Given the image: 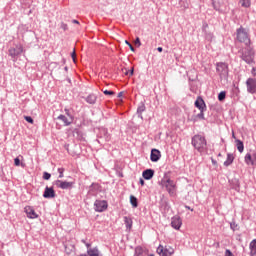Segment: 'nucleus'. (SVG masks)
Here are the masks:
<instances>
[{"instance_id": "7ed1b4c3", "label": "nucleus", "mask_w": 256, "mask_h": 256, "mask_svg": "<svg viewBox=\"0 0 256 256\" xmlns=\"http://www.w3.org/2000/svg\"><path fill=\"white\" fill-rule=\"evenodd\" d=\"M236 40L239 43H243L245 46L251 45L249 33L243 26H240L238 29H236Z\"/></svg>"}, {"instance_id": "58836bf2", "label": "nucleus", "mask_w": 256, "mask_h": 256, "mask_svg": "<svg viewBox=\"0 0 256 256\" xmlns=\"http://www.w3.org/2000/svg\"><path fill=\"white\" fill-rule=\"evenodd\" d=\"M93 189H94V190H97V189H98V184L92 183V184L89 186V192H91Z\"/></svg>"}, {"instance_id": "bb28decb", "label": "nucleus", "mask_w": 256, "mask_h": 256, "mask_svg": "<svg viewBox=\"0 0 256 256\" xmlns=\"http://www.w3.org/2000/svg\"><path fill=\"white\" fill-rule=\"evenodd\" d=\"M231 188L235 190L236 192L240 191V182L237 179L232 180V186Z\"/></svg>"}, {"instance_id": "dca6fc26", "label": "nucleus", "mask_w": 256, "mask_h": 256, "mask_svg": "<svg viewBox=\"0 0 256 256\" xmlns=\"http://www.w3.org/2000/svg\"><path fill=\"white\" fill-rule=\"evenodd\" d=\"M56 120L62 122V124L64 125V127H69L73 124V121H71V119H69L66 115L64 114H60L58 115V117H56Z\"/></svg>"}, {"instance_id": "5fc2aeb1", "label": "nucleus", "mask_w": 256, "mask_h": 256, "mask_svg": "<svg viewBox=\"0 0 256 256\" xmlns=\"http://www.w3.org/2000/svg\"><path fill=\"white\" fill-rule=\"evenodd\" d=\"M208 28V24L207 23H203V30Z\"/></svg>"}, {"instance_id": "a19ab883", "label": "nucleus", "mask_w": 256, "mask_h": 256, "mask_svg": "<svg viewBox=\"0 0 256 256\" xmlns=\"http://www.w3.org/2000/svg\"><path fill=\"white\" fill-rule=\"evenodd\" d=\"M134 44H135V46H137V47H141L142 43H141L139 37H136V39H135V41H134Z\"/></svg>"}, {"instance_id": "473e14b6", "label": "nucleus", "mask_w": 256, "mask_h": 256, "mask_svg": "<svg viewBox=\"0 0 256 256\" xmlns=\"http://www.w3.org/2000/svg\"><path fill=\"white\" fill-rule=\"evenodd\" d=\"M205 111H206V109L200 110V112L196 115L198 120H205V115H204Z\"/></svg>"}, {"instance_id": "412c9836", "label": "nucleus", "mask_w": 256, "mask_h": 256, "mask_svg": "<svg viewBox=\"0 0 256 256\" xmlns=\"http://www.w3.org/2000/svg\"><path fill=\"white\" fill-rule=\"evenodd\" d=\"M234 160H235L234 154H232V153H227V158H226V160L224 161L223 165H224L225 167H229V166H231V165L233 164Z\"/></svg>"}, {"instance_id": "7c9ffc66", "label": "nucleus", "mask_w": 256, "mask_h": 256, "mask_svg": "<svg viewBox=\"0 0 256 256\" xmlns=\"http://www.w3.org/2000/svg\"><path fill=\"white\" fill-rule=\"evenodd\" d=\"M239 3L243 8H250L251 7V0H240Z\"/></svg>"}, {"instance_id": "09e8293b", "label": "nucleus", "mask_w": 256, "mask_h": 256, "mask_svg": "<svg viewBox=\"0 0 256 256\" xmlns=\"http://www.w3.org/2000/svg\"><path fill=\"white\" fill-rule=\"evenodd\" d=\"M139 184L141 186H145V180L143 178H139Z\"/></svg>"}, {"instance_id": "603ef678", "label": "nucleus", "mask_w": 256, "mask_h": 256, "mask_svg": "<svg viewBox=\"0 0 256 256\" xmlns=\"http://www.w3.org/2000/svg\"><path fill=\"white\" fill-rule=\"evenodd\" d=\"M72 23H73V24H76V25H79V21L76 20V19L72 20Z\"/></svg>"}, {"instance_id": "79ce46f5", "label": "nucleus", "mask_w": 256, "mask_h": 256, "mask_svg": "<svg viewBox=\"0 0 256 256\" xmlns=\"http://www.w3.org/2000/svg\"><path fill=\"white\" fill-rule=\"evenodd\" d=\"M125 44L129 47V49L132 51V52H135V48L133 47V45L129 42V41H125Z\"/></svg>"}, {"instance_id": "6e6552de", "label": "nucleus", "mask_w": 256, "mask_h": 256, "mask_svg": "<svg viewBox=\"0 0 256 256\" xmlns=\"http://www.w3.org/2000/svg\"><path fill=\"white\" fill-rule=\"evenodd\" d=\"M255 55L253 54L252 50H244L241 53V60L244 61L247 65H252L255 63L254 60Z\"/></svg>"}, {"instance_id": "13d9d810", "label": "nucleus", "mask_w": 256, "mask_h": 256, "mask_svg": "<svg viewBox=\"0 0 256 256\" xmlns=\"http://www.w3.org/2000/svg\"><path fill=\"white\" fill-rule=\"evenodd\" d=\"M77 256H88L87 254H80V255H77Z\"/></svg>"}, {"instance_id": "393cba45", "label": "nucleus", "mask_w": 256, "mask_h": 256, "mask_svg": "<svg viewBox=\"0 0 256 256\" xmlns=\"http://www.w3.org/2000/svg\"><path fill=\"white\" fill-rule=\"evenodd\" d=\"M88 256H102L98 247H93L92 249H87Z\"/></svg>"}, {"instance_id": "423d86ee", "label": "nucleus", "mask_w": 256, "mask_h": 256, "mask_svg": "<svg viewBox=\"0 0 256 256\" xmlns=\"http://www.w3.org/2000/svg\"><path fill=\"white\" fill-rule=\"evenodd\" d=\"M74 185H75V181H63L60 179L54 181V186L62 190H72Z\"/></svg>"}, {"instance_id": "c03bdc74", "label": "nucleus", "mask_w": 256, "mask_h": 256, "mask_svg": "<svg viewBox=\"0 0 256 256\" xmlns=\"http://www.w3.org/2000/svg\"><path fill=\"white\" fill-rule=\"evenodd\" d=\"M224 256H235L230 249H225Z\"/></svg>"}, {"instance_id": "0eeeda50", "label": "nucleus", "mask_w": 256, "mask_h": 256, "mask_svg": "<svg viewBox=\"0 0 256 256\" xmlns=\"http://www.w3.org/2000/svg\"><path fill=\"white\" fill-rule=\"evenodd\" d=\"M156 253L160 256H173L175 254V249L172 246L159 245L156 249Z\"/></svg>"}, {"instance_id": "1a4fd4ad", "label": "nucleus", "mask_w": 256, "mask_h": 256, "mask_svg": "<svg viewBox=\"0 0 256 256\" xmlns=\"http://www.w3.org/2000/svg\"><path fill=\"white\" fill-rule=\"evenodd\" d=\"M108 209V201L96 199L94 201V211L97 213H103Z\"/></svg>"}, {"instance_id": "a211bd4d", "label": "nucleus", "mask_w": 256, "mask_h": 256, "mask_svg": "<svg viewBox=\"0 0 256 256\" xmlns=\"http://www.w3.org/2000/svg\"><path fill=\"white\" fill-rule=\"evenodd\" d=\"M97 95L94 94V93H90L89 95H87L85 98H84V101L89 104V105H95L96 102H97Z\"/></svg>"}, {"instance_id": "052dcab7", "label": "nucleus", "mask_w": 256, "mask_h": 256, "mask_svg": "<svg viewBox=\"0 0 256 256\" xmlns=\"http://www.w3.org/2000/svg\"><path fill=\"white\" fill-rule=\"evenodd\" d=\"M66 253H67V254H70V252L67 250V247H66Z\"/></svg>"}, {"instance_id": "864d4df0", "label": "nucleus", "mask_w": 256, "mask_h": 256, "mask_svg": "<svg viewBox=\"0 0 256 256\" xmlns=\"http://www.w3.org/2000/svg\"><path fill=\"white\" fill-rule=\"evenodd\" d=\"M157 51H158L159 53H162V52H163V48H162V47H157Z\"/></svg>"}, {"instance_id": "4c0bfd02", "label": "nucleus", "mask_w": 256, "mask_h": 256, "mask_svg": "<svg viewBox=\"0 0 256 256\" xmlns=\"http://www.w3.org/2000/svg\"><path fill=\"white\" fill-rule=\"evenodd\" d=\"M21 165V160L19 157L14 158V166L19 167Z\"/></svg>"}, {"instance_id": "9d476101", "label": "nucleus", "mask_w": 256, "mask_h": 256, "mask_svg": "<svg viewBox=\"0 0 256 256\" xmlns=\"http://www.w3.org/2000/svg\"><path fill=\"white\" fill-rule=\"evenodd\" d=\"M247 93L254 95L256 94V78L249 77L246 80Z\"/></svg>"}, {"instance_id": "f8f14e48", "label": "nucleus", "mask_w": 256, "mask_h": 256, "mask_svg": "<svg viewBox=\"0 0 256 256\" xmlns=\"http://www.w3.org/2000/svg\"><path fill=\"white\" fill-rule=\"evenodd\" d=\"M161 151L156 149V148H153L151 149V152H150V161L153 162V163H156L158 162L160 159H161Z\"/></svg>"}, {"instance_id": "8fccbe9b", "label": "nucleus", "mask_w": 256, "mask_h": 256, "mask_svg": "<svg viewBox=\"0 0 256 256\" xmlns=\"http://www.w3.org/2000/svg\"><path fill=\"white\" fill-rule=\"evenodd\" d=\"M185 209L190 210L191 212H193V211H194V209H193V208H191V207H190V206H188V205H185Z\"/></svg>"}, {"instance_id": "72a5a7b5", "label": "nucleus", "mask_w": 256, "mask_h": 256, "mask_svg": "<svg viewBox=\"0 0 256 256\" xmlns=\"http://www.w3.org/2000/svg\"><path fill=\"white\" fill-rule=\"evenodd\" d=\"M64 173H65V168L64 167H60L58 168V178L59 179H63L64 178Z\"/></svg>"}, {"instance_id": "bf43d9fd", "label": "nucleus", "mask_w": 256, "mask_h": 256, "mask_svg": "<svg viewBox=\"0 0 256 256\" xmlns=\"http://www.w3.org/2000/svg\"><path fill=\"white\" fill-rule=\"evenodd\" d=\"M218 157H222V154L221 153H218V155H217Z\"/></svg>"}, {"instance_id": "2f4dec72", "label": "nucleus", "mask_w": 256, "mask_h": 256, "mask_svg": "<svg viewBox=\"0 0 256 256\" xmlns=\"http://www.w3.org/2000/svg\"><path fill=\"white\" fill-rule=\"evenodd\" d=\"M226 99V92L225 91H221L219 94H218V101L222 102Z\"/></svg>"}, {"instance_id": "c9c22d12", "label": "nucleus", "mask_w": 256, "mask_h": 256, "mask_svg": "<svg viewBox=\"0 0 256 256\" xmlns=\"http://www.w3.org/2000/svg\"><path fill=\"white\" fill-rule=\"evenodd\" d=\"M42 178H44V180L49 181L51 179V173L45 171L44 174L42 175Z\"/></svg>"}, {"instance_id": "f704fd0d", "label": "nucleus", "mask_w": 256, "mask_h": 256, "mask_svg": "<svg viewBox=\"0 0 256 256\" xmlns=\"http://www.w3.org/2000/svg\"><path fill=\"white\" fill-rule=\"evenodd\" d=\"M230 229L235 232L238 230V224L235 221L230 222Z\"/></svg>"}, {"instance_id": "2eb2a0df", "label": "nucleus", "mask_w": 256, "mask_h": 256, "mask_svg": "<svg viewBox=\"0 0 256 256\" xmlns=\"http://www.w3.org/2000/svg\"><path fill=\"white\" fill-rule=\"evenodd\" d=\"M182 226V219L179 216H173L171 218V227L175 230H180Z\"/></svg>"}, {"instance_id": "f3484780", "label": "nucleus", "mask_w": 256, "mask_h": 256, "mask_svg": "<svg viewBox=\"0 0 256 256\" xmlns=\"http://www.w3.org/2000/svg\"><path fill=\"white\" fill-rule=\"evenodd\" d=\"M155 175V170L149 168V169H145L142 172V178L144 180H151Z\"/></svg>"}, {"instance_id": "4468645a", "label": "nucleus", "mask_w": 256, "mask_h": 256, "mask_svg": "<svg viewBox=\"0 0 256 256\" xmlns=\"http://www.w3.org/2000/svg\"><path fill=\"white\" fill-rule=\"evenodd\" d=\"M24 213H26V216L30 219H37L39 217L32 206L24 207Z\"/></svg>"}, {"instance_id": "aec40b11", "label": "nucleus", "mask_w": 256, "mask_h": 256, "mask_svg": "<svg viewBox=\"0 0 256 256\" xmlns=\"http://www.w3.org/2000/svg\"><path fill=\"white\" fill-rule=\"evenodd\" d=\"M123 222L126 228V231H131L133 227V220L130 216H123Z\"/></svg>"}, {"instance_id": "37998d69", "label": "nucleus", "mask_w": 256, "mask_h": 256, "mask_svg": "<svg viewBox=\"0 0 256 256\" xmlns=\"http://www.w3.org/2000/svg\"><path fill=\"white\" fill-rule=\"evenodd\" d=\"M81 242L85 245V247L87 248V250H90V249H91V243L86 242L84 239H82Z\"/></svg>"}, {"instance_id": "39448f33", "label": "nucleus", "mask_w": 256, "mask_h": 256, "mask_svg": "<svg viewBox=\"0 0 256 256\" xmlns=\"http://www.w3.org/2000/svg\"><path fill=\"white\" fill-rule=\"evenodd\" d=\"M24 48L22 44H16L14 47L8 49V56L12 58V62H17L18 57L23 53Z\"/></svg>"}, {"instance_id": "e433bc0d", "label": "nucleus", "mask_w": 256, "mask_h": 256, "mask_svg": "<svg viewBox=\"0 0 256 256\" xmlns=\"http://www.w3.org/2000/svg\"><path fill=\"white\" fill-rule=\"evenodd\" d=\"M103 94L105 96H113V95H115V92L112 90H103Z\"/></svg>"}, {"instance_id": "e2e57ef3", "label": "nucleus", "mask_w": 256, "mask_h": 256, "mask_svg": "<svg viewBox=\"0 0 256 256\" xmlns=\"http://www.w3.org/2000/svg\"><path fill=\"white\" fill-rule=\"evenodd\" d=\"M64 70H66V71H67V70H68V68H67V67H65V68H64Z\"/></svg>"}, {"instance_id": "6e6d98bb", "label": "nucleus", "mask_w": 256, "mask_h": 256, "mask_svg": "<svg viewBox=\"0 0 256 256\" xmlns=\"http://www.w3.org/2000/svg\"><path fill=\"white\" fill-rule=\"evenodd\" d=\"M75 57H76V53L74 51V52H72V59H74V61H75Z\"/></svg>"}, {"instance_id": "f257e3e1", "label": "nucleus", "mask_w": 256, "mask_h": 256, "mask_svg": "<svg viewBox=\"0 0 256 256\" xmlns=\"http://www.w3.org/2000/svg\"><path fill=\"white\" fill-rule=\"evenodd\" d=\"M191 145L201 156L208 153V142L203 134H195L192 136Z\"/></svg>"}, {"instance_id": "a18cd8bd", "label": "nucleus", "mask_w": 256, "mask_h": 256, "mask_svg": "<svg viewBox=\"0 0 256 256\" xmlns=\"http://www.w3.org/2000/svg\"><path fill=\"white\" fill-rule=\"evenodd\" d=\"M60 29H62L63 31H67L68 25L66 23L62 22V24H60Z\"/></svg>"}, {"instance_id": "f03ea898", "label": "nucleus", "mask_w": 256, "mask_h": 256, "mask_svg": "<svg viewBox=\"0 0 256 256\" xmlns=\"http://www.w3.org/2000/svg\"><path fill=\"white\" fill-rule=\"evenodd\" d=\"M161 186L166 190L170 197H175L177 195V183L169 176H164L161 179Z\"/></svg>"}, {"instance_id": "c756f323", "label": "nucleus", "mask_w": 256, "mask_h": 256, "mask_svg": "<svg viewBox=\"0 0 256 256\" xmlns=\"http://www.w3.org/2000/svg\"><path fill=\"white\" fill-rule=\"evenodd\" d=\"M64 113L66 114L65 116H66L69 120H71L72 122H74L75 116L71 113L70 109L64 108Z\"/></svg>"}, {"instance_id": "4be33fe9", "label": "nucleus", "mask_w": 256, "mask_h": 256, "mask_svg": "<svg viewBox=\"0 0 256 256\" xmlns=\"http://www.w3.org/2000/svg\"><path fill=\"white\" fill-rule=\"evenodd\" d=\"M99 135L100 138L105 140V142H109L111 140V135L108 133L107 129H101Z\"/></svg>"}, {"instance_id": "4d7b16f0", "label": "nucleus", "mask_w": 256, "mask_h": 256, "mask_svg": "<svg viewBox=\"0 0 256 256\" xmlns=\"http://www.w3.org/2000/svg\"><path fill=\"white\" fill-rule=\"evenodd\" d=\"M208 37H209V38H213V34H211V33L208 34Z\"/></svg>"}, {"instance_id": "cd10ccee", "label": "nucleus", "mask_w": 256, "mask_h": 256, "mask_svg": "<svg viewBox=\"0 0 256 256\" xmlns=\"http://www.w3.org/2000/svg\"><path fill=\"white\" fill-rule=\"evenodd\" d=\"M130 204L132 208H137L138 207V199L134 195H130Z\"/></svg>"}, {"instance_id": "6ab92c4d", "label": "nucleus", "mask_w": 256, "mask_h": 256, "mask_svg": "<svg viewBox=\"0 0 256 256\" xmlns=\"http://www.w3.org/2000/svg\"><path fill=\"white\" fill-rule=\"evenodd\" d=\"M194 106L198 109V110H206V103L203 100L202 97H197V99L194 102Z\"/></svg>"}, {"instance_id": "49530a36", "label": "nucleus", "mask_w": 256, "mask_h": 256, "mask_svg": "<svg viewBox=\"0 0 256 256\" xmlns=\"http://www.w3.org/2000/svg\"><path fill=\"white\" fill-rule=\"evenodd\" d=\"M125 75L129 76V77L133 76L134 75V69H130L129 71H126Z\"/></svg>"}, {"instance_id": "0e129e2a", "label": "nucleus", "mask_w": 256, "mask_h": 256, "mask_svg": "<svg viewBox=\"0 0 256 256\" xmlns=\"http://www.w3.org/2000/svg\"><path fill=\"white\" fill-rule=\"evenodd\" d=\"M121 95H122V92L119 93V96H121Z\"/></svg>"}, {"instance_id": "20e7f679", "label": "nucleus", "mask_w": 256, "mask_h": 256, "mask_svg": "<svg viewBox=\"0 0 256 256\" xmlns=\"http://www.w3.org/2000/svg\"><path fill=\"white\" fill-rule=\"evenodd\" d=\"M216 73L221 81H228L229 78V65L225 62L216 63Z\"/></svg>"}, {"instance_id": "5701e85b", "label": "nucleus", "mask_w": 256, "mask_h": 256, "mask_svg": "<svg viewBox=\"0 0 256 256\" xmlns=\"http://www.w3.org/2000/svg\"><path fill=\"white\" fill-rule=\"evenodd\" d=\"M250 256H256V238L249 243Z\"/></svg>"}, {"instance_id": "ddd939ff", "label": "nucleus", "mask_w": 256, "mask_h": 256, "mask_svg": "<svg viewBox=\"0 0 256 256\" xmlns=\"http://www.w3.org/2000/svg\"><path fill=\"white\" fill-rule=\"evenodd\" d=\"M42 197L45 199H53L56 197V192L53 187L46 186V189H44V194H42Z\"/></svg>"}, {"instance_id": "9b49d317", "label": "nucleus", "mask_w": 256, "mask_h": 256, "mask_svg": "<svg viewBox=\"0 0 256 256\" xmlns=\"http://www.w3.org/2000/svg\"><path fill=\"white\" fill-rule=\"evenodd\" d=\"M244 162L247 166H256V152L246 153L244 157Z\"/></svg>"}, {"instance_id": "de8ad7c7", "label": "nucleus", "mask_w": 256, "mask_h": 256, "mask_svg": "<svg viewBox=\"0 0 256 256\" xmlns=\"http://www.w3.org/2000/svg\"><path fill=\"white\" fill-rule=\"evenodd\" d=\"M198 117H197V115H194V116H192L191 118H190V121L191 122H193V123H196V122H198Z\"/></svg>"}, {"instance_id": "c85d7f7f", "label": "nucleus", "mask_w": 256, "mask_h": 256, "mask_svg": "<svg viewBox=\"0 0 256 256\" xmlns=\"http://www.w3.org/2000/svg\"><path fill=\"white\" fill-rule=\"evenodd\" d=\"M133 256H144V250L141 246H136Z\"/></svg>"}, {"instance_id": "ea45409f", "label": "nucleus", "mask_w": 256, "mask_h": 256, "mask_svg": "<svg viewBox=\"0 0 256 256\" xmlns=\"http://www.w3.org/2000/svg\"><path fill=\"white\" fill-rule=\"evenodd\" d=\"M24 120H26V122L30 123V124H33L34 123V120L31 116H25L24 117Z\"/></svg>"}, {"instance_id": "680f3d73", "label": "nucleus", "mask_w": 256, "mask_h": 256, "mask_svg": "<svg viewBox=\"0 0 256 256\" xmlns=\"http://www.w3.org/2000/svg\"><path fill=\"white\" fill-rule=\"evenodd\" d=\"M148 256H155L154 254H149Z\"/></svg>"}, {"instance_id": "a878e982", "label": "nucleus", "mask_w": 256, "mask_h": 256, "mask_svg": "<svg viewBox=\"0 0 256 256\" xmlns=\"http://www.w3.org/2000/svg\"><path fill=\"white\" fill-rule=\"evenodd\" d=\"M236 147L239 153H243L244 152V143L242 140L237 139L236 140Z\"/></svg>"}, {"instance_id": "b1692460", "label": "nucleus", "mask_w": 256, "mask_h": 256, "mask_svg": "<svg viewBox=\"0 0 256 256\" xmlns=\"http://www.w3.org/2000/svg\"><path fill=\"white\" fill-rule=\"evenodd\" d=\"M146 111V106L144 103H141L138 107H137V115L138 118L143 119V113Z\"/></svg>"}, {"instance_id": "3c124183", "label": "nucleus", "mask_w": 256, "mask_h": 256, "mask_svg": "<svg viewBox=\"0 0 256 256\" xmlns=\"http://www.w3.org/2000/svg\"><path fill=\"white\" fill-rule=\"evenodd\" d=\"M211 163H212L213 165H217V161H216L214 158H211Z\"/></svg>"}]
</instances>
